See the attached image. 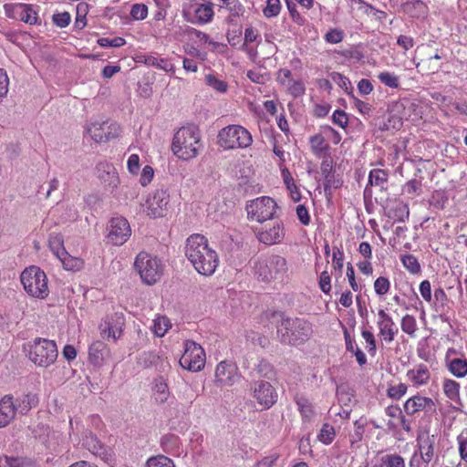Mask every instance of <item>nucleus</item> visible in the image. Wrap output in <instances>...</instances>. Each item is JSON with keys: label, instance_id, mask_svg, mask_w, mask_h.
<instances>
[{"label": "nucleus", "instance_id": "48", "mask_svg": "<svg viewBox=\"0 0 467 467\" xmlns=\"http://www.w3.org/2000/svg\"><path fill=\"white\" fill-rule=\"evenodd\" d=\"M170 327V320L165 317H159L154 320L153 332L154 334L161 337L165 335Z\"/></svg>", "mask_w": 467, "mask_h": 467}, {"label": "nucleus", "instance_id": "45", "mask_svg": "<svg viewBox=\"0 0 467 467\" xmlns=\"http://www.w3.org/2000/svg\"><path fill=\"white\" fill-rule=\"evenodd\" d=\"M459 383L452 379H446L443 382L444 393L451 400L459 399Z\"/></svg>", "mask_w": 467, "mask_h": 467}, {"label": "nucleus", "instance_id": "47", "mask_svg": "<svg viewBox=\"0 0 467 467\" xmlns=\"http://www.w3.org/2000/svg\"><path fill=\"white\" fill-rule=\"evenodd\" d=\"M146 467H175L173 462L164 456L158 455L155 457L150 458L146 462Z\"/></svg>", "mask_w": 467, "mask_h": 467}, {"label": "nucleus", "instance_id": "60", "mask_svg": "<svg viewBox=\"0 0 467 467\" xmlns=\"http://www.w3.org/2000/svg\"><path fill=\"white\" fill-rule=\"evenodd\" d=\"M70 20H71V17H70L69 13H67V12L57 13V14L53 15V16H52L53 23L60 28H64V27L67 26L70 23Z\"/></svg>", "mask_w": 467, "mask_h": 467}, {"label": "nucleus", "instance_id": "20", "mask_svg": "<svg viewBox=\"0 0 467 467\" xmlns=\"http://www.w3.org/2000/svg\"><path fill=\"white\" fill-rule=\"evenodd\" d=\"M436 441L437 436L433 434L431 435L428 431H422L418 434L417 444L420 452V457L426 463L431 462L433 459Z\"/></svg>", "mask_w": 467, "mask_h": 467}, {"label": "nucleus", "instance_id": "26", "mask_svg": "<svg viewBox=\"0 0 467 467\" xmlns=\"http://www.w3.org/2000/svg\"><path fill=\"white\" fill-rule=\"evenodd\" d=\"M295 402L297 405L298 410L301 414L304 422H310L315 415L313 405L304 396L296 395Z\"/></svg>", "mask_w": 467, "mask_h": 467}, {"label": "nucleus", "instance_id": "50", "mask_svg": "<svg viewBox=\"0 0 467 467\" xmlns=\"http://www.w3.org/2000/svg\"><path fill=\"white\" fill-rule=\"evenodd\" d=\"M382 467H405L404 459L398 454H388L381 458Z\"/></svg>", "mask_w": 467, "mask_h": 467}, {"label": "nucleus", "instance_id": "62", "mask_svg": "<svg viewBox=\"0 0 467 467\" xmlns=\"http://www.w3.org/2000/svg\"><path fill=\"white\" fill-rule=\"evenodd\" d=\"M288 89L295 98L302 96L306 90L303 82L299 80H290Z\"/></svg>", "mask_w": 467, "mask_h": 467}, {"label": "nucleus", "instance_id": "53", "mask_svg": "<svg viewBox=\"0 0 467 467\" xmlns=\"http://www.w3.org/2000/svg\"><path fill=\"white\" fill-rule=\"evenodd\" d=\"M130 16L134 20H143L148 16V6L144 4H134L130 9Z\"/></svg>", "mask_w": 467, "mask_h": 467}, {"label": "nucleus", "instance_id": "39", "mask_svg": "<svg viewBox=\"0 0 467 467\" xmlns=\"http://www.w3.org/2000/svg\"><path fill=\"white\" fill-rule=\"evenodd\" d=\"M407 12L413 17H425L428 12L427 5L422 1H415L406 5Z\"/></svg>", "mask_w": 467, "mask_h": 467}, {"label": "nucleus", "instance_id": "28", "mask_svg": "<svg viewBox=\"0 0 467 467\" xmlns=\"http://www.w3.org/2000/svg\"><path fill=\"white\" fill-rule=\"evenodd\" d=\"M386 214L389 219L397 222H404L408 219L410 211L407 204L398 202L387 211Z\"/></svg>", "mask_w": 467, "mask_h": 467}, {"label": "nucleus", "instance_id": "14", "mask_svg": "<svg viewBox=\"0 0 467 467\" xmlns=\"http://www.w3.org/2000/svg\"><path fill=\"white\" fill-rule=\"evenodd\" d=\"M121 130L119 124L112 122L92 123L88 126L87 132L96 142H106L117 138Z\"/></svg>", "mask_w": 467, "mask_h": 467}, {"label": "nucleus", "instance_id": "1", "mask_svg": "<svg viewBox=\"0 0 467 467\" xmlns=\"http://www.w3.org/2000/svg\"><path fill=\"white\" fill-rule=\"evenodd\" d=\"M185 256L194 269L203 275H213L219 263L218 255L209 246L206 237L198 234L188 237L185 244Z\"/></svg>", "mask_w": 467, "mask_h": 467}, {"label": "nucleus", "instance_id": "36", "mask_svg": "<svg viewBox=\"0 0 467 467\" xmlns=\"http://www.w3.org/2000/svg\"><path fill=\"white\" fill-rule=\"evenodd\" d=\"M254 371L259 377L272 379L275 376L274 366L266 359H261L255 366Z\"/></svg>", "mask_w": 467, "mask_h": 467}, {"label": "nucleus", "instance_id": "33", "mask_svg": "<svg viewBox=\"0 0 467 467\" xmlns=\"http://www.w3.org/2000/svg\"><path fill=\"white\" fill-rule=\"evenodd\" d=\"M281 173L286 189L290 192L292 200L296 202H299L301 200V193L297 186L296 185L290 171H288L287 168H284L281 170Z\"/></svg>", "mask_w": 467, "mask_h": 467}, {"label": "nucleus", "instance_id": "2", "mask_svg": "<svg viewBox=\"0 0 467 467\" xmlns=\"http://www.w3.org/2000/svg\"><path fill=\"white\" fill-rule=\"evenodd\" d=\"M273 317L276 322V336L280 343L296 347L306 343L313 334L312 324L300 317H285L275 312Z\"/></svg>", "mask_w": 467, "mask_h": 467}, {"label": "nucleus", "instance_id": "10", "mask_svg": "<svg viewBox=\"0 0 467 467\" xmlns=\"http://www.w3.org/2000/svg\"><path fill=\"white\" fill-rule=\"evenodd\" d=\"M276 209V202L268 196L256 198L246 205L248 218L258 223H264L274 218Z\"/></svg>", "mask_w": 467, "mask_h": 467}, {"label": "nucleus", "instance_id": "18", "mask_svg": "<svg viewBox=\"0 0 467 467\" xmlns=\"http://www.w3.org/2000/svg\"><path fill=\"white\" fill-rule=\"evenodd\" d=\"M215 378L221 386H232L239 378L238 368L234 362L222 361L216 367Z\"/></svg>", "mask_w": 467, "mask_h": 467}, {"label": "nucleus", "instance_id": "5", "mask_svg": "<svg viewBox=\"0 0 467 467\" xmlns=\"http://www.w3.org/2000/svg\"><path fill=\"white\" fill-rule=\"evenodd\" d=\"M134 267L142 283L148 285L156 284L163 275V265L161 260L146 252H140L136 256Z\"/></svg>", "mask_w": 467, "mask_h": 467}, {"label": "nucleus", "instance_id": "31", "mask_svg": "<svg viewBox=\"0 0 467 467\" xmlns=\"http://www.w3.org/2000/svg\"><path fill=\"white\" fill-rule=\"evenodd\" d=\"M170 396L169 387L163 379H156L153 388V397L157 403L163 404Z\"/></svg>", "mask_w": 467, "mask_h": 467}, {"label": "nucleus", "instance_id": "55", "mask_svg": "<svg viewBox=\"0 0 467 467\" xmlns=\"http://www.w3.org/2000/svg\"><path fill=\"white\" fill-rule=\"evenodd\" d=\"M281 9L280 0H267L266 6L263 13L266 17H274L278 16Z\"/></svg>", "mask_w": 467, "mask_h": 467}, {"label": "nucleus", "instance_id": "43", "mask_svg": "<svg viewBox=\"0 0 467 467\" xmlns=\"http://www.w3.org/2000/svg\"><path fill=\"white\" fill-rule=\"evenodd\" d=\"M214 5L227 8L233 16H239L244 9L239 0H214Z\"/></svg>", "mask_w": 467, "mask_h": 467}, {"label": "nucleus", "instance_id": "58", "mask_svg": "<svg viewBox=\"0 0 467 467\" xmlns=\"http://www.w3.org/2000/svg\"><path fill=\"white\" fill-rule=\"evenodd\" d=\"M332 261L335 270L341 274L343 269L344 253L340 248L337 246L333 247Z\"/></svg>", "mask_w": 467, "mask_h": 467}, {"label": "nucleus", "instance_id": "52", "mask_svg": "<svg viewBox=\"0 0 467 467\" xmlns=\"http://www.w3.org/2000/svg\"><path fill=\"white\" fill-rule=\"evenodd\" d=\"M401 329L410 336H413L417 330L416 319L413 316L406 315L401 319Z\"/></svg>", "mask_w": 467, "mask_h": 467}, {"label": "nucleus", "instance_id": "64", "mask_svg": "<svg viewBox=\"0 0 467 467\" xmlns=\"http://www.w3.org/2000/svg\"><path fill=\"white\" fill-rule=\"evenodd\" d=\"M327 42L337 44L343 40V32L337 29H330L325 36Z\"/></svg>", "mask_w": 467, "mask_h": 467}, {"label": "nucleus", "instance_id": "38", "mask_svg": "<svg viewBox=\"0 0 467 467\" xmlns=\"http://www.w3.org/2000/svg\"><path fill=\"white\" fill-rule=\"evenodd\" d=\"M324 181V191L327 198H331L332 190L338 189L343 184V181L341 180V178L338 175H335V173H332V175L326 176Z\"/></svg>", "mask_w": 467, "mask_h": 467}, {"label": "nucleus", "instance_id": "61", "mask_svg": "<svg viewBox=\"0 0 467 467\" xmlns=\"http://www.w3.org/2000/svg\"><path fill=\"white\" fill-rule=\"evenodd\" d=\"M332 121L341 128H346L348 126V118L344 110L337 109L332 115Z\"/></svg>", "mask_w": 467, "mask_h": 467}, {"label": "nucleus", "instance_id": "13", "mask_svg": "<svg viewBox=\"0 0 467 467\" xmlns=\"http://www.w3.org/2000/svg\"><path fill=\"white\" fill-rule=\"evenodd\" d=\"M96 174L106 192L113 193L119 187L120 181L118 171L112 163L99 162L96 166Z\"/></svg>", "mask_w": 467, "mask_h": 467}, {"label": "nucleus", "instance_id": "34", "mask_svg": "<svg viewBox=\"0 0 467 467\" xmlns=\"http://www.w3.org/2000/svg\"><path fill=\"white\" fill-rule=\"evenodd\" d=\"M48 244L51 251L57 258L67 254L64 247V239L60 234L51 233L48 237Z\"/></svg>", "mask_w": 467, "mask_h": 467}, {"label": "nucleus", "instance_id": "15", "mask_svg": "<svg viewBox=\"0 0 467 467\" xmlns=\"http://www.w3.org/2000/svg\"><path fill=\"white\" fill-rule=\"evenodd\" d=\"M253 397L264 409H270L276 402L278 395L271 383L258 380L254 384Z\"/></svg>", "mask_w": 467, "mask_h": 467}, {"label": "nucleus", "instance_id": "44", "mask_svg": "<svg viewBox=\"0 0 467 467\" xmlns=\"http://www.w3.org/2000/svg\"><path fill=\"white\" fill-rule=\"evenodd\" d=\"M403 266L411 274L416 275L420 272V265L418 259L412 254H405L401 257Z\"/></svg>", "mask_w": 467, "mask_h": 467}, {"label": "nucleus", "instance_id": "41", "mask_svg": "<svg viewBox=\"0 0 467 467\" xmlns=\"http://www.w3.org/2000/svg\"><path fill=\"white\" fill-rule=\"evenodd\" d=\"M450 371L456 377L462 378L467 374V359L453 358L449 362Z\"/></svg>", "mask_w": 467, "mask_h": 467}, {"label": "nucleus", "instance_id": "40", "mask_svg": "<svg viewBox=\"0 0 467 467\" xmlns=\"http://www.w3.org/2000/svg\"><path fill=\"white\" fill-rule=\"evenodd\" d=\"M145 64L151 67H156L166 72H173L174 66L165 58L149 56L145 58Z\"/></svg>", "mask_w": 467, "mask_h": 467}, {"label": "nucleus", "instance_id": "19", "mask_svg": "<svg viewBox=\"0 0 467 467\" xmlns=\"http://www.w3.org/2000/svg\"><path fill=\"white\" fill-rule=\"evenodd\" d=\"M404 411L408 415H414L419 411L433 413L436 411V405L431 398L416 395L404 403Z\"/></svg>", "mask_w": 467, "mask_h": 467}, {"label": "nucleus", "instance_id": "6", "mask_svg": "<svg viewBox=\"0 0 467 467\" xmlns=\"http://www.w3.org/2000/svg\"><path fill=\"white\" fill-rule=\"evenodd\" d=\"M25 290L33 297L44 299L49 294L47 278L43 270L32 265L26 268L20 276Z\"/></svg>", "mask_w": 467, "mask_h": 467}, {"label": "nucleus", "instance_id": "51", "mask_svg": "<svg viewBox=\"0 0 467 467\" xmlns=\"http://www.w3.org/2000/svg\"><path fill=\"white\" fill-rule=\"evenodd\" d=\"M310 145L312 151L316 155H320L327 149V145L325 144V139L321 134L312 136L310 138Z\"/></svg>", "mask_w": 467, "mask_h": 467}, {"label": "nucleus", "instance_id": "21", "mask_svg": "<svg viewBox=\"0 0 467 467\" xmlns=\"http://www.w3.org/2000/svg\"><path fill=\"white\" fill-rule=\"evenodd\" d=\"M14 397L5 395L0 400V428L7 426L16 417Z\"/></svg>", "mask_w": 467, "mask_h": 467}, {"label": "nucleus", "instance_id": "24", "mask_svg": "<svg viewBox=\"0 0 467 467\" xmlns=\"http://www.w3.org/2000/svg\"><path fill=\"white\" fill-rule=\"evenodd\" d=\"M15 11L19 20L29 25L37 23V13L33 9L32 5L27 4H16Z\"/></svg>", "mask_w": 467, "mask_h": 467}, {"label": "nucleus", "instance_id": "59", "mask_svg": "<svg viewBox=\"0 0 467 467\" xmlns=\"http://www.w3.org/2000/svg\"><path fill=\"white\" fill-rule=\"evenodd\" d=\"M407 391V385L404 383H400L397 386H390L388 390V396L394 400H400L402 396L405 395Z\"/></svg>", "mask_w": 467, "mask_h": 467}, {"label": "nucleus", "instance_id": "22", "mask_svg": "<svg viewBox=\"0 0 467 467\" xmlns=\"http://www.w3.org/2000/svg\"><path fill=\"white\" fill-rule=\"evenodd\" d=\"M108 355L109 350L103 341H95L88 348V359L94 366H101Z\"/></svg>", "mask_w": 467, "mask_h": 467}, {"label": "nucleus", "instance_id": "32", "mask_svg": "<svg viewBox=\"0 0 467 467\" xmlns=\"http://www.w3.org/2000/svg\"><path fill=\"white\" fill-rule=\"evenodd\" d=\"M379 334L384 340L390 343L394 340L395 335L399 332L392 318L387 321H378Z\"/></svg>", "mask_w": 467, "mask_h": 467}, {"label": "nucleus", "instance_id": "3", "mask_svg": "<svg viewBox=\"0 0 467 467\" xmlns=\"http://www.w3.org/2000/svg\"><path fill=\"white\" fill-rule=\"evenodd\" d=\"M201 136L197 127H182L174 134L171 150L174 155L183 161L193 159L197 156L201 147Z\"/></svg>", "mask_w": 467, "mask_h": 467}, {"label": "nucleus", "instance_id": "16", "mask_svg": "<svg viewBox=\"0 0 467 467\" xmlns=\"http://www.w3.org/2000/svg\"><path fill=\"white\" fill-rule=\"evenodd\" d=\"M285 227L282 222H275L272 225H265L264 229L256 234L260 243L267 245L280 244L285 238Z\"/></svg>", "mask_w": 467, "mask_h": 467}, {"label": "nucleus", "instance_id": "42", "mask_svg": "<svg viewBox=\"0 0 467 467\" xmlns=\"http://www.w3.org/2000/svg\"><path fill=\"white\" fill-rule=\"evenodd\" d=\"M58 259L61 261L66 270L77 271L83 266V261L81 259L70 255L67 252L66 254L58 257Z\"/></svg>", "mask_w": 467, "mask_h": 467}, {"label": "nucleus", "instance_id": "25", "mask_svg": "<svg viewBox=\"0 0 467 467\" xmlns=\"http://www.w3.org/2000/svg\"><path fill=\"white\" fill-rule=\"evenodd\" d=\"M83 446L94 455L104 458L107 455L106 448L102 442L91 432L83 439Z\"/></svg>", "mask_w": 467, "mask_h": 467}, {"label": "nucleus", "instance_id": "49", "mask_svg": "<svg viewBox=\"0 0 467 467\" xmlns=\"http://www.w3.org/2000/svg\"><path fill=\"white\" fill-rule=\"evenodd\" d=\"M205 83L218 92L224 93L227 91L228 85L226 82L218 79L214 75L208 74L205 76Z\"/></svg>", "mask_w": 467, "mask_h": 467}, {"label": "nucleus", "instance_id": "27", "mask_svg": "<svg viewBox=\"0 0 467 467\" xmlns=\"http://www.w3.org/2000/svg\"><path fill=\"white\" fill-rule=\"evenodd\" d=\"M213 3L209 4H199L195 10H194V16L196 18V23L200 25H203L206 23H209L212 21L213 17Z\"/></svg>", "mask_w": 467, "mask_h": 467}, {"label": "nucleus", "instance_id": "63", "mask_svg": "<svg viewBox=\"0 0 467 467\" xmlns=\"http://www.w3.org/2000/svg\"><path fill=\"white\" fill-rule=\"evenodd\" d=\"M296 216L300 223L304 225H308L310 223V216L308 213V210L304 204H299L296 206Z\"/></svg>", "mask_w": 467, "mask_h": 467}, {"label": "nucleus", "instance_id": "54", "mask_svg": "<svg viewBox=\"0 0 467 467\" xmlns=\"http://www.w3.org/2000/svg\"><path fill=\"white\" fill-rule=\"evenodd\" d=\"M378 78L387 87L397 88L400 85L399 78L392 73L381 72Z\"/></svg>", "mask_w": 467, "mask_h": 467}, {"label": "nucleus", "instance_id": "56", "mask_svg": "<svg viewBox=\"0 0 467 467\" xmlns=\"http://www.w3.org/2000/svg\"><path fill=\"white\" fill-rule=\"evenodd\" d=\"M390 287V283L388 278L380 276L374 282L375 292L379 296L386 295Z\"/></svg>", "mask_w": 467, "mask_h": 467}, {"label": "nucleus", "instance_id": "37", "mask_svg": "<svg viewBox=\"0 0 467 467\" xmlns=\"http://www.w3.org/2000/svg\"><path fill=\"white\" fill-rule=\"evenodd\" d=\"M27 465H31V461L26 458L0 455V467H25Z\"/></svg>", "mask_w": 467, "mask_h": 467}, {"label": "nucleus", "instance_id": "12", "mask_svg": "<svg viewBox=\"0 0 467 467\" xmlns=\"http://www.w3.org/2000/svg\"><path fill=\"white\" fill-rule=\"evenodd\" d=\"M131 234L129 222L123 217H115L109 221L108 226V243L113 245H122Z\"/></svg>", "mask_w": 467, "mask_h": 467}, {"label": "nucleus", "instance_id": "35", "mask_svg": "<svg viewBox=\"0 0 467 467\" xmlns=\"http://www.w3.org/2000/svg\"><path fill=\"white\" fill-rule=\"evenodd\" d=\"M408 377L416 384H426L430 379V372L426 366L420 365L417 369H410L408 371Z\"/></svg>", "mask_w": 467, "mask_h": 467}, {"label": "nucleus", "instance_id": "7", "mask_svg": "<svg viewBox=\"0 0 467 467\" xmlns=\"http://www.w3.org/2000/svg\"><path fill=\"white\" fill-rule=\"evenodd\" d=\"M252 142L251 133L240 125H229L218 134V143L225 150L247 148Z\"/></svg>", "mask_w": 467, "mask_h": 467}, {"label": "nucleus", "instance_id": "30", "mask_svg": "<svg viewBox=\"0 0 467 467\" xmlns=\"http://www.w3.org/2000/svg\"><path fill=\"white\" fill-rule=\"evenodd\" d=\"M388 173L386 171L381 169H374L369 172L368 184L371 186H377L381 191L387 189Z\"/></svg>", "mask_w": 467, "mask_h": 467}, {"label": "nucleus", "instance_id": "46", "mask_svg": "<svg viewBox=\"0 0 467 467\" xmlns=\"http://www.w3.org/2000/svg\"><path fill=\"white\" fill-rule=\"evenodd\" d=\"M336 435L335 429L328 423L323 424L320 433L318 434V440L324 444H330Z\"/></svg>", "mask_w": 467, "mask_h": 467}, {"label": "nucleus", "instance_id": "4", "mask_svg": "<svg viewBox=\"0 0 467 467\" xmlns=\"http://www.w3.org/2000/svg\"><path fill=\"white\" fill-rule=\"evenodd\" d=\"M255 275L264 282L283 278L287 272L286 259L279 254H265L254 261Z\"/></svg>", "mask_w": 467, "mask_h": 467}, {"label": "nucleus", "instance_id": "57", "mask_svg": "<svg viewBox=\"0 0 467 467\" xmlns=\"http://www.w3.org/2000/svg\"><path fill=\"white\" fill-rule=\"evenodd\" d=\"M98 44L102 47H120L126 44V40L120 36L114 37L113 39L101 37L98 39Z\"/></svg>", "mask_w": 467, "mask_h": 467}, {"label": "nucleus", "instance_id": "17", "mask_svg": "<svg viewBox=\"0 0 467 467\" xmlns=\"http://www.w3.org/2000/svg\"><path fill=\"white\" fill-rule=\"evenodd\" d=\"M124 327V317L121 313H115L108 317L103 323L99 325V329L103 337L112 338L116 341L120 337Z\"/></svg>", "mask_w": 467, "mask_h": 467}, {"label": "nucleus", "instance_id": "9", "mask_svg": "<svg viewBox=\"0 0 467 467\" xmlns=\"http://www.w3.org/2000/svg\"><path fill=\"white\" fill-rule=\"evenodd\" d=\"M179 362L184 369L192 372L200 371L205 365V352L201 345L192 340H186L184 352Z\"/></svg>", "mask_w": 467, "mask_h": 467}, {"label": "nucleus", "instance_id": "8", "mask_svg": "<svg viewBox=\"0 0 467 467\" xmlns=\"http://www.w3.org/2000/svg\"><path fill=\"white\" fill-rule=\"evenodd\" d=\"M57 344L53 340L37 337L30 348L29 358L36 365L47 368L57 358Z\"/></svg>", "mask_w": 467, "mask_h": 467}, {"label": "nucleus", "instance_id": "23", "mask_svg": "<svg viewBox=\"0 0 467 467\" xmlns=\"http://www.w3.org/2000/svg\"><path fill=\"white\" fill-rule=\"evenodd\" d=\"M39 399L37 394L26 393L16 398L15 401L16 411L22 415H26L28 411L38 405Z\"/></svg>", "mask_w": 467, "mask_h": 467}, {"label": "nucleus", "instance_id": "11", "mask_svg": "<svg viewBox=\"0 0 467 467\" xmlns=\"http://www.w3.org/2000/svg\"><path fill=\"white\" fill-rule=\"evenodd\" d=\"M170 202V195L165 189L156 190L150 194L145 203L144 212L150 218H160L165 215Z\"/></svg>", "mask_w": 467, "mask_h": 467}, {"label": "nucleus", "instance_id": "29", "mask_svg": "<svg viewBox=\"0 0 467 467\" xmlns=\"http://www.w3.org/2000/svg\"><path fill=\"white\" fill-rule=\"evenodd\" d=\"M375 125L380 131L398 130L402 127V119L396 115L389 116L387 119L385 118H379Z\"/></svg>", "mask_w": 467, "mask_h": 467}]
</instances>
